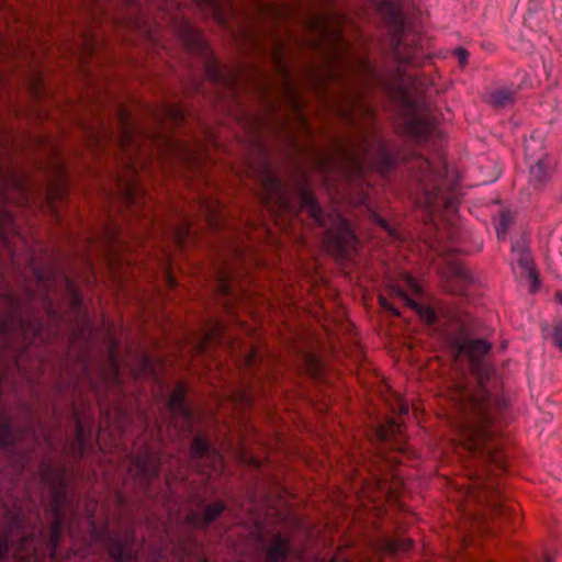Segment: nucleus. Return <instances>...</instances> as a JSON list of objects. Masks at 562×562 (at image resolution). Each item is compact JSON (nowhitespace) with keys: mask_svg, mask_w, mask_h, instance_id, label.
<instances>
[{"mask_svg":"<svg viewBox=\"0 0 562 562\" xmlns=\"http://www.w3.org/2000/svg\"><path fill=\"white\" fill-rule=\"evenodd\" d=\"M458 356H464L476 375L479 387L473 390L463 378L454 381L449 390L451 405L450 424L453 427L460 447L482 468L492 463L504 470L506 464L501 452V443L492 429L493 413L501 411L503 403L483 386V366L481 359L491 344L484 339H463L456 344Z\"/></svg>","mask_w":562,"mask_h":562,"instance_id":"f257e3e1","label":"nucleus"},{"mask_svg":"<svg viewBox=\"0 0 562 562\" xmlns=\"http://www.w3.org/2000/svg\"><path fill=\"white\" fill-rule=\"evenodd\" d=\"M432 59V53L424 52V183L434 188L440 186L443 192L440 203L451 211L456 206L451 190L457 188L459 179L446 161L447 137L440 125V120L448 121L450 117H446L440 101L435 100L447 90L448 85L437 74Z\"/></svg>","mask_w":562,"mask_h":562,"instance_id":"f03ea898","label":"nucleus"},{"mask_svg":"<svg viewBox=\"0 0 562 562\" xmlns=\"http://www.w3.org/2000/svg\"><path fill=\"white\" fill-rule=\"evenodd\" d=\"M342 19L333 14H315L307 21L308 31L316 37L314 46L324 50L333 63L330 75L341 70L360 80L378 79L369 58L357 54L346 40L340 29Z\"/></svg>","mask_w":562,"mask_h":562,"instance_id":"7ed1b4c3","label":"nucleus"},{"mask_svg":"<svg viewBox=\"0 0 562 562\" xmlns=\"http://www.w3.org/2000/svg\"><path fill=\"white\" fill-rule=\"evenodd\" d=\"M324 169L337 165L348 181L362 179L368 170L385 173L392 166V156L386 144L376 135H360L358 140L339 144L336 157L325 158Z\"/></svg>","mask_w":562,"mask_h":562,"instance_id":"20e7f679","label":"nucleus"},{"mask_svg":"<svg viewBox=\"0 0 562 562\" xmlns=\"http://www.w3.org/2000/svg\"><path fill=\"white\" fill-rule=\"evenodd\" d=\"M297 195L301 207L305 209L321 227H326L324 236L326 250L339 259L347 258L356 244V236L347 220L339 213L326 216L305 183L300 184Z\"/></svg>","mask_w":562,"mask_h":562,"instance_id":"39448f33","label":"nucleus"},{"mask_svg":"<svg viewBox=\"0 0 562 562\" xmlns=\"http://www.w3.org/2000/svg\"><path fill=\"white\" fill-rule=\"evenodd\" d=\"M456 199V206L453 210H448L441 205L440 195L442 192L440 186H426L424 183V246L431 239L428 236L435 233V239L429 240V247L442 254L446 248L441 244L446 240L454 238L453 216L457 213L458 195L457 188L451 190Z\"/></svg>","mask_w":562,"mask_h":562,"instance_id":"423d86ee","label":"nucleus"},{"mask_svg":"<svg viewBox=\"0 0 562 562\" xmlns=\"http://www.w3.org/2000/svg\"><path fill=\"white\" fill-rule=\"evenodd\" d=\"M40 476L50 490V502L47 513L53 517L48 531V558L53 562L56 559L57 546L64 530L63 512L67 501V483L65 470L50 461H43L40 467Z\"/></svg>","mask_w":562,"mask_h":562,"instance_id":"0eeeda50","label":"nucleus"},{"mask_svg":"<svg viewBox=\"0 0 562 562\" xmlns=\"http://www.w3.org/2000/svg\"><path fill=\"white\" fill-rule=\"evenodd\" d=\"M378 8V12L385 22L393 46L394 57L401 64H408L414 57V49L403 52L404 43L407 41L409 23L404 14L401 0H371Z\"/></svg>","mask_w":562,"mask_h":562,"instance_id":"6e6552de","label":"nucleus"},{"mask_svg":"<svg viewBox=\"0 0 562 562\" xmlns=\"http://www.w3.org/2000/svg\"><path fill=\"white\" fill-rule=\"evenodd\" d=\"M123 206L125 207V216L142 220L143 226L151 227L156 217L153 213L151 199L145 193L137 181H130L124 184L121 190Z\"/></svg>","mask_w":562,"mask_h":562,"instance_id":"1a4fd4ad","label":"nucleus"},{"mask_svg":"<svg viewBox=\"0 0 562 562\" xmlns=\"http://www.w3.org/2000/svg\"><path fill=\"white\" fill-rule=\"evenodd\" d=\"M262 187L265 191L262 201L271 213L278 216L295 215V207L289 193L282 182L270 172L267 166L262 173Z\"/></svg>","mask_w":562,"mask_h":562,"instance_id":"9d476101","label":"nucleus"},{"mask_svg":"<svg viewBox=\"0 0 562 562\" xmlns=\"http://www.w3.org/2000/svg\"><path fill=\"white\" fill-rule=\"evenodd\" d=\"M190 458L201 474L212 476L223 471L224 460L222 453L212 447L207 439L201 436L192 440Z\"/></svg>","mask_w":562,"mask_h":562,"instance_id":"9b49d317","label":"nucleus"},{"mask_svg":"<svg viewBox=\"0 0 562 562\" xmlns=\"http://www.w3.org/2000/svg\"><path fill=\"white\" fill-rule=\"evenodd\" d=\"M390 97L400 105L405 116L404 131L411 136L422 134V119L418 114V106L413 100L409 90L401 79L397 83L387 87Z\"/></svg>","mask_w":562,"mask_h":562,"instance_id":"f8f14e48","label":"nucleus"},{"mask_svg":"<svg viewBox=\"0 0 562 562\" xmlns=\"http://www.w3.org/2000/svg\"><path fill=\"white\" fill-rule=\"evenodd\" d=\"M273 59L276 61V66L281 75L283 81V92L285 98L288 99L291 108L294 113L302 119V103L300 93L294 86V83L290 79V75L288 68L285 66L283 59V44H279L273 53Z\"/></svg>","mask_w":562,"mask_h":562,"instance_id":"ddd939ff","label":"nucleus"},{"mask_svg":"<svg viewBox=\"0 0 562 562\" xmlns=\"http://www.w3.org/2000/svg\"><path fill=\"white\" fill-rule=\"evenodd\" d=\"M186 386L181 383L177 384L170 394L168 408L172 415V419H181V428L188 429L191 426L192 413L186 404Z\"/></svg>","mask_w":562,"mask_h":562,"instance_id":"4468645a","label":"nucleus"},{"mask_svg":"<svg viewBox=\"0 0 562 562\" xmlns=\"http://www.w3.org/2000/svg\"><path fill=\"white\" fill-rule=\"evenodd\" d=\"M200 212L207 225L214 231H222L226 226L224 206L216 199H203L200 203Z\"/></svg>","mask_w":562,"mask_h":562,"instance_id":"2eb2a0df","label":"nucleus"},{"mask_svg":"<svg viewBox=\"0 0 562 562\" xmlns=\"http://www.w3.org/2000/svg\"><path fill=\"white\" fill-rule=\"evenodd\" d=\"M225 508L226 506L224 502L216 501L209 504L205 507L203 514L190 512L187 515V521L195 528L204 529L209 527L213 521H215L222 515Z\"/></svg>","mask_w":562,"mask_h":562,"instance_id":"dca6fc26","label":"nucleus"},{"mask_svg":"<svg viewBox=\"0 0 562 562\" xmlns=\"http://www.w3.org/2000/svg\"><path fill=\"white\" fill-rule=\"evenodd\" d=\"M404 285L406 289L400 285L393 286L391 289V294L402 299L408 306L413 307L417 314H422V306L413 297L414 295H419L422 291L419 281L409 274H405Z\"/></svg>","mask_w":562,"mask_h":562,"instance_id":"f3484780","label":"nucleus"},{"mask_svg":"<svg viewBox=\"0 0 562 562\" xmlns=\"http://www.w3.org/2000/svg\"><path fill=\"white\" fill-rule=\"evenodd\" d=\"M130 472H134L142 481H150L159 473L158 462L151 453L145 452L134 459Z\"/></svg>","mask_w":562,"mask_h":562,"instance_id":"a211bd4d","label":"nucleus"},{"mask_svg":"<svg viewBox=\"0 0 562 562\" xmlns=\"http://www.w3.org/2000/svg\"><path fill=\"white\" fill-rule=\"evenodd\" d=\"M291 549L292 543L290 538L277 533L266 549L265 560L266 562H284Z\"/></svg>","mask_w":562,"mask_h":562,"instance_id":"6ab92c4d","label":"nucleus"},{"mask_svg":"<svg viewBox=\"0 0 562 562\" xmlns=\"http://www.w3.org/2000/svg\"><path fill=\"white\" fill-rule=\"evenodd\" d=\"M513 251H518L517 263L526 277L531 281V292L537 291L539 286V279L535 271V267L529 254L526 251L524 244H516L513 246Z\"/></svg>","mask_w":562,"mask_h":562,"instance_id":"aec40b11","label":"nucleus"},{"mask_svg":"<svg viewBox=\"0 0 562 562\" xmlns=\"http://www.w3.org/2000/svg\"><path fill=\"white\" fill-rule=\"evenodd\" d=\"M402 432V425L393 418L386 419V422L380 425L375 431L378 439L382 442H390L392 449H398L404 452V448L401 447L400 442H392V439Z\"/></svg>","mask_w":562,"mask_h":562,"instance_id":"412c9836","label":"nucleus"},{"mask_svg":"<svg viewBox=\"0 0 562 562\" xmlns=\"http://www.w3.org/2000/svg\"><path fill=\"white\" fill-rule=\"evenodd\" d=\"M517 88L497 87L488 93L487 102L493 108H506L516 102Z\"/></svg>","mask_w":562,"mask_h":562,"instance_id":"4be33fe9","label":"nucleus"},{"mask_svg":"<svg viewBox=\"0 0 562 562\" xmlns=\"http://www.w3.org/2000/svg\"><path fill=\"white\" fill-rule=\"evenodd\" d=\"M75 439L76 445L74 448V453L77 457H81L85 453L87 442L91 436V427L90 425L87 426L86 429V423L81 416H79L77 413L75 414Z\"/></svg>","mask_w":562,"mask_h":562,"instance_id":"5701e85b","label":"nucleus"},{"mask_svg":"<svg viewBox=\"0 0 562 562\" xmlns=\"http://www.w3.org/2000/svg\"><path fill=\"white\" fill-rule=\"evenodd\" d=\"M218 293L231 300L238 302V304L246 305L247 295L235 293V285L228 272H222L217 280Z\"/></svg>","mask_w":562,"mask_h":562,"instance_id":"b1692460","label":"nucleus"},{"mask_svg":"<svg viewBox=\"0 0 562 562\" xmlns=\"http://www.w3.org/2000/svg\"><path fill=\"white\" fill-rule=\"evenodd\" d=\"M357 111L363 112L368 117L373 115L372 110L368 105L363 104L360 95L351 97L350 106L348 109L340 110L344 120L352 126L357 125Z\"/></svg>","mask_w":562,"mask_h":562,"instance_id":"393cba45","label":"nucleus"},{"mask_svg":"<svg viewBox=\"0 0 562 562\" xmlns=\"http://www.w3.org/2000/svg\"><path fill=\"white\" fill-rule=\"evenodd\" d=\"M168 233L178 246H184L191 233V220L186 215H181L177 224H170Z\"/></svg>","mask_w":562,"mask_h":562,"instance_id":"a878e982","label":"nucleus"},{"mask_svg":"<svg viewBox=\"0 0 562 562\" xmlns=\"http://www.w3.org/2000/svg\"><path fill=\"white\" fill-rule=\"evenodd\" d=\"M205 75L209 80L216 85H229L231 81L235 80V78H228L223 70L221 69L220 65L214 58H210L205 61Z\"/></svg>","mask_w":562,"mask_h":562,"instance_id":"bb28decb","label":"nucleus"},{"mask_svg":"<svg viewBox=\"0 0 562 562\" xmlns=\"http://www.w3.org/2000/svg\"><path fill=\"white\" fill-rule=\"evenodd\" d=\"M158 120L164 124L169 122L172 125H180L184 121V111L179 104L167 105L158 114Z\"/></svg>","mask_w":562,"mask_h":562,"instance_id":"cd10ccee","label":"nucleus"},{"mask_svg":"<svg viewBox=\"0 0 562 562\" xmlns=\"http://www.w3.org/2000/svg\"><path fill=\"white\" fill-rule=\"evenodd\" d=\"M181 37L183 42L187 44L190 50L195 53H203L205 49V43L202 40L199 32L195 30L186 26L181 31Z\"/></svg>","mask_w":562,"mask_h":562,"instance_id":"c85d7f7f","label":"nucleus"},{"mask_svg":"<svg viewBox=\"0 0 562 562\" xmlns=\"http://www.w3.org/2000/svg\"><path fill=\"white\" fill-rule=\"evenodd\" d=\"M549 175V164L546 159L539 158L535 164L530 165V179L535 184L544 182Z\"/></svg>","mask_w":562,"mask_h":562,"instance_id":"c756f323","label":"nucleus"},{"mask_svg":"<svg viewBox=\"0 0 562 562\" xmlns=\"http://www.w3.org/2000/svg\"><path fill=\"white\" fill-rule=\"evenodd\" d=\"M109 555L114 562H124L131 559L127 543L121 540H113L109 548Z\"/></svg>","mask_w":562,"mask_h":562,"instance_id":"7c9ffc66","label":"nucleus"},{"mask_svg":"<svg viewBox=\"0 0 562 562\" xmlns=\"http://www.w3.org/2000/svg\"><path fill=\"white\" fill-rule=\"evenodd\" d=\"M167 145L173 150L181 159L190 162L194 159L195 149L191 148L189 144L166 139Z\"/></svg>","mask_w":562,"mask_h":562,"instance_id":"2f4dec72","label":"nucleus"},{"mask_svg":"<svg viewBox=\"0 0 562 562\" xmlns=\"http://www.w3.org/2000/svg\"><path fill=\"white\" fill-rule=\"evenodd\" d=\"M121 121H122V139H121V146L124 150H128V147L133 145L135 142V131L130 125L128 116L126 113L122 111L121 113Z\"/></svg>","mask_w":562,"mask_h":562,"instance_id":"473e14b6","label":"nucleus"},{"mask_svg":"<svg viewBox=\"0 0 562 562\" xmlns=\"http://www.w3.org/2000/svg\"><path fill=\"white\" fill-rule=\"evenodd\" d=\"M512 215L509 212H502L498 223L496 225V233L499 239L505 238L508 232V228L512 224Z\"/></svg>","mask_w":562,"mask_h":562,"instance_id":"72a5a7b5","label":"nucleus"},{"mask_svg":"<svg viewBox=\"0 0 562 562\" xmlns=\"http://www.w3.org/2000/svg\"><path fill=\"white\" fill-rule=\"evenodd\" d=\"M386 547L391 553L405 552L411 549L412 541L411 540H401V541L400 540H391L387 542Z\"/></svg>","mask_w":562,"mask_h":562,"instance_id":"f704fd0d","label":"nucleus"},{"mask_svg":"<svg viewBox=\"0 0 562 562\" xmlns=\"http://www.w3.org/2000/svg\"><path fill=\"white\" fill-rule=\"evenodd\" d=\"M452 55L458 60L461 68H464L468 65L469 52L465 48L457 47L452 50Z\"/></svg>","mask_w":562,"mask_h":562,"instance_id":"c9c22d12","label":"nucleus"},{"mask_svg":"<svg viewBox=\"0 0 562 562\" xmlns=\"http://www.w3.org/2000/svg\"><path fill=\"white\" fill-rule=\"evenodd\" d=\"M65 281L71 293V306L72 308H78L81 304V297L75 289V283L69 278H65Z\"/></svg>","mask_w":562,"mask_h":562,"instance_id":"e433bc0d","label":"nucleus"},{"mask_svg":"<svg viewBox=\"0 0 562 562\" xmlns=\"http://www.w3.org/2000/svg\"><path fill=\"white\" fill-rule=\"evenodd\" d=\"M23 527V521L20 515H14L10 518L8 533L13 535L20 532Z\"/></svg>","mask_w":562,"mask_h":562,"instance_id":"4c0bfd02","label":"nucleus"},{"mask_svg":"<svg viewBox=\"0 0 562 562\" xmlns=\"http://www.w3.org/2000/svg\"><path fill=\"white\" fill-rule=\"evenodd\" d=\"M553 344L562 350V322L557 323L553 326L552 331Z\"/></svg>","mask_w":562,"mask_h":562,"instance_id":"58836bf2","label":"nucleus"},{"mask_svg":"<svg viewBox=\"0 0 562 562\" xmlns=\"http://www.w3.org/2000/svg\"><path fill=\"white\" fill-rule=\"evenodd\" d=\"M423 315H424V324H426V323L434 324L436 322L437 316H436L435 311L430 306L426 305L425 303H424Z\"/></svg>","mask_w":562,"mask_h":562,"instance_id":"ea45409f","label":"nucleus"},{"mask_svg":"<svg viewBox=\"0 0 562 562\" xmlns=\"http://www.w3.org/2000/svg\"><path fill=\"white\" fill-rule=\"evenodd\" d=\"M222 333V325L217 324L214 328H212L210 331L205 335V341L203 344L211 342L220 337Z\"/></svg>","mask_w":562,"mask_h":562,"instance_id":"a19ab883","label":"nucleus"},{"mask_svg":"<svg viewBox=\"0 0 562 562\" xmlns=\"http://www.w3.org/2000/svg\"><path fill=\"white\" fill-rule=\"evenodd\" d=\"M379 302L383 308L390 311L394 315H400V312L393 307V305L384 296L380 295Z\"/></svg>","mask_w":562,"mask_h":562,"instance_id":"79ce46f5","label":"nucleus"},{"mask_svg":"<svg viewBox=\"0 0 562 562\" xmlns=\"http://www.w3.org/2000/svg\"><path fill=\"white\" fill-rule=\"evenodd\" d=\"M106 239L108 243L111 245H114L119 239V231L116 227L114 228H108L106 231Z\"/></svg>","mask_w":562,"mask_h":562,"instance_id":"37998d69","label":"nucleus"},{"mask_svg":"<svg viewBox=\"0 0 562 562\" xmlns=\"http://www.w3.org/2000/svg\"><path fill=\"white\" fill-rule=\"evenodd\" d=\"M202 5L210 8L214 12L220 10V0H198Z\"/></svg>","mask_w":562,"mask_h":562,"instance_id":"c03bdc74","label":"nucleus"},{"mask_svg":"<svg viewBox=\"0 0 562 562\" xmlns=\"http://www.w3.org/2000/svg\"><path fill=\"white\" fill-rule=\"evenodd\" d=\"M165 279H166V283L169 289H175L177 286V280L173 277V274L171 273L169 268L166 269V271H165Z\"/></svg>","mask_w":562,"mask_h":562,"instance_id":"a18cd8bd","label":"nucleus"},{"mask_svg":"<svg viewBox=\"0 0 562 562\" xmlns=\"http://www.w3.org/2000/svg\"><path fill=\"white\" fill-rule=\"evenodd\" d=\"M457 273H458L460 279H462L464 281H469L470 280L469 273L463 268H458L457 269Z\"/></svg>","mask_w":562,"mask_h":562,"instance_id":"49530a36","label":"nucleus"},{"mask_svg":"<svg viewBox=\"0 0 562 562\" xmlns=\"http://www.w3.org/2000/svg\"><path fill=\"white\" fill-rule=\"evenodd\" d=\"M115 346L112 345L110 348V360L114 369H116V357H115Z\"/></svg>","mask_w":562,"mask_h":562,"instance_id":"de8ad7c7","label":"nucleus"},{"mask_svg":"<svg viewBox=\"0 0 562 562\" xmlns=\"http://www.w3.org/2000/svg\"><path fill=\"white\" fill-rule=\"evenodd\" d=\"M256 358H257V352L255 350H251L247 358V366L251 367L255 363Z\"/></svg>","mask_w":562,"mask_h":562,"instance_id":"09e8293b","label":"nucleus"},{"mask_svg":"<svg viewBox=\"0 0 562 562\" xmlns=\"http://www.w3.org/2000/svg\"><path fill=\"white\" fill-rule=\"evenodd\" d=\"M306 360H307L308 366L311 367L312 370L316 369L317 360L313 356H307Z\"/></svg>","mask_w":562,"mask_h":562,"instance_id":"8fccbe9b","label":"nucleus"},{"mask_svg":"<svg viewBox=\"0 0 562 562\" xmlns=\"http://www.w3.org/2000/svg\"><path fill=\"white\" fill-rule=\"evenodd\" d=\"M36 274H37V278H38L41 281H42V280H49L50 278H53V276H50V274L44 276V274L38 273V272H36Z\"/></svg>","mask_w":562,"mask_h":562,"instance_id":"3c124183","label":"nucleus"},{"mask_svg":"<svg viewBox=\"0 0 562 562\" xmlns=\"http://www.w3.org/2000/svg\"><path fill=\"white\" fill-rule=\"evenodd\" d=\"M378 221H379V224H380L384 229H389V227H387V223H386V221H385V220H383V218H379Z\"/></svg>","mask_w":562,"mask_h":562,"instance_id":"603ef678","label":"nucleus"},{"mask_svg":"<svg viewBox=\"0 0 562 562\" xmlns=\"http://www.w3.org/2000/svg\"><path fill=\"white\" fill-rule=\"evenodd\" d=\"M401 414H407L408 413V406L402 404L400 407Z\"/></svg>","mask_w":562,"mask_h":562,"instance_id":"864d4df0","label":"nucleus"},{"mask_svg":"<svg viewBox=\"0 0 562 562\" xmlns=\"http://www.w3.org/2000/svg\"><path fill=\"white\" fill-rule=\"evenodd\" d=\"M555 297H557V301H558L560 304H562V292H558V293L555 294Z\"/></svg>","mask_w":562,"mask_h":562,"instance_id":"5fc2aeb1","label":"nucleus"},{"mask_svg":"<svg viewBox=\"0 0 562 562\" xmlns=\"http://www.w3.org/2000/svg\"><path fill=\"white\" fill-rule=\"evenodd\" d=\"M243 397L245 400L246 405H250L251 401H250L249 396L246 394H243Z\"/></svg>","mask_w":562,"mask_h":562,"instance_id":"6e6d98bb","label":"nucleus"},{"mask_svg":"<svg viewBox=\"0 0 562 562\" xmlns=\"http://www.w3.org/2000/svg\"><path fill=\"white\" fill-rule=\"evenodd\" d=\"M240 251H241V250H240L239 248H236V249H235V252H236V254H239Z\"/></svg>","mask_w":562,"mask_h":562,"instance_id":"4d7b16f0","label":"nucleus"},{"mask_svg":"<svg viewBox=\"0 0 562 562\" xmlns=\"http://www.w3.org/2000/svg\"><path fill=\"white\" fill-rule=\"evenodd\" d=\"M227 310H228L229 313H232L233 307L232 306H227Z\"/></svg>","mask_w":562,"mask_h":562,"instance_id":"13d9d810","label":"nucleus"},{"mask_svg":"<svg viewBox=\"0 0 562 562\" xmlns=\"http://www.w3.org/2000/svg\"><path fill=\"white\" fill-rule=\"evenodd\" d=\"M546 562H551V561L549 559H547Z\"/></svg>","mask_w":562,"mask_h":562,"instance_id":"bf43d9fd","label":"nucleus"},{"mask_svg":"<svg viewBox=\"0 0 562 562\" xmlns=\"http://www.w3.org/2000/svg\"><path fill=\"white\" fill-rule=\"evenodd\" d=\"M201 562H207L206 560H202Z\"/></svg>","mask_w":562,"mask_h":562,"instance_id":"052dcab7","label":"nucleus"}]
</instances>
